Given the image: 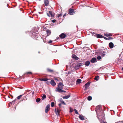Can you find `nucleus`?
<instances>
[{"mask_svg": "<svg viewBox=\"0 0 123 123\" xmlns=\"http://www.w3.org/2000/svg\"><path fill=\"white\" fill-rule=\"evenodd\" d=\"M64 86L63 84L61 82H60L58 85V87L56 89L57 92H58L60 93L62 92H65L66 91L62 89L63 88Z\"/></svg>", "mask_w": 123, "mask_h": 123, "instance_id": "obj_1", "label": "nucleus"}, {"mask_svg": "<svg viewBox=\"0 0 123 123\" xmlns=\"http://www.w3.org/2000/svg\"><path fill=\"white\" fill-rule=\"evenodd\" d=\"M47 14L49 17H54L55 15V13L52 11H49L47 13Z\"/></svg>", "mask_w": 123, "mask_h": 123, "instance_id": "obj_2", "label": "nucleus"}, {"mask_svg": "<svg viewBox=\"0 0 123 123\" xmlns=\"http://www.w3.org/2000/svg\"><path fill=\"white\" fill-rule=\"evenodd\" d=\"M98 117L101 123H106L104 122L103 121V120L104 118V117L103 116H102V117H100V116L99 115L98 116Z\"/></svg>", "mask_w": 123, "mask_h": 123, "instance_id": "obj_3", "label": "nucleus"}, {"mask_svg": "<svg viewBox=\"0 0 123 123\" xmlns=\"http://www.w3.org/2000/svg\"><path fill=\"white\" fill-rule=\"evenodd\" d=\"M60 110L58 109L55 108V112L57 116H60Z\"/></svg>", "mask_w": 123, "mask_h": 123, "instance_id": "obj_4", "label": "nucleus"}, {"mask_svg": "<svg viewBox=\"0 0 123 123\" xmlns=\"http://www.w3.org/2000/svg\"><path fill=\"white\" fill-rule=\"evenodd\" d=\"M68 14L70 15H73L74 14V10L73 9L70 8L68 11Z\"/></svg>", "mask_w": 123, "mask_h": 123, "instance_id": "obj_5", "label": "nucleus"}, {"mask_svg": "<svg viewBox=\"0 0 123 123\" xmlns=\"http://www.w3.org/2000/svg\"><path fill=\"white\" fill-rule=\"evenodd\" d=\"M50 109V105H48L45 108V112L47 113L49 111Z\"/></svg>", "mask_w": 123, "mask_h": 123, "instance_id": "obj_6", "label": "nucleus"}, {"mask_svg": "<svg viewBox=\"0 0 123 123\" xmlns=\"http://www.w3.org/2000/svg\"><path fill=\"white\" fill-rule=\"evenodd\" d=\"M66 35L64 33H62L59 36V37L62 39L66 37Z\"/></svg>", "mask_w": 123, "mask_h": 123, "instance_id": "obj_7", "label": "nucleus"}, {"mask_svg": "<svg viewBox=\"0 0 123 123\" xmlns=\"http://www.w3.org/2000/svg\"><path fill=\"white\" fill-rule=\"evenodd\" d=\"M50 83L53 86H55L56 85V83L53 80H51Z\"/></svg>", "mask_w": 123, "mask_h": 123, "instance_id": "obj_8", "label": "nucleus"}, {"mask_svg": "<svg viewBox=\"0 0 123 123\" xmlns=\"http://www.w3.org/2000/svg\"><path fill=\"white\" fill-rule=\"evenodd\" d=\"M44 3L45 6H47L49 5V2L48 0H44Z\"/></svg>", "mask_w": 123, "mask_h": 123, "instance_id": "obj_9", "label": "nucleus"}, {"mask_svg": "<svg viewBox=\"0 0 123 123\" xmlns=\"http://www.w3.org/2000/svg\"><path fill=\"white\" fill-rule=\"evenodd\" d=\"M72 58L75 60H78L79 58L75 55L73 54L72 55Z\"/></svg>", "mask_w": 123, "mask_h": 123, "instance_id": "obj_10", "label": "nucleus"}, {"mask_svg": "<svg viewBox=\"0 0 123 123\" xmlns=\"http://www.w3.org/2000/svg\"><path fill=\"white\" fill-rule=\"evenodd\" d=\"M109 46L110 48H112L114 46V44L112 42L110 43H109Z\"/></svg>", "mask_w": 123, "mask_h": 123, "instance_id": "obj_11", "label": "nucleus"}, {"mask_svg": "<svg viewBox=\"0 0 123 123\" xmlns=\"http://www.w3.org/2000/svg\"><path fill=\"white\" fill-rule=\"evenodd\" d=\"M39 80L40 81H47L48 79L47 78H39Z\"/></svg>", "mask_w": 123, "mask_h": 123, "instance_id": "obj_12", "label": "nucleus"}, {"mask_svg": "<svg viewBox=\"0 0 123 123\" xmlns=\"http://www.w3.org/2000/svg\"><path fill=\"white\" fill-rule=\"evenodd\" d=\"M96 59L95 58H93L92 59L91 62L93 63H94L96 62Z\"/></svg>", "mask_w": 123, "mask_h": 123, "instance_id": "obj_13", "label": "nucleus"}, {"mask_svg": "<svg viewBox=\"0 0 123 123\" xmlns=\"http://www.w3.org/2000/svg\"><path fill=\"white\" fill-rule=\"evenodd\" d=\"M47 71L48 72H50L51 73H54V71L53 70L49 69V68H48L47 69Z\"/></svg>", "mask_w": 123, "mask_h": 123, "instance_id": "obj_14", "label": "nucleus"}, {"mask_svg": "<svg viewBox=\"0 0 123 123\" xmlns=\"http://www.w3.org/2000/svg\"><path fill=\"white\" fill-rule=\"evenodd\" d=\"M96 37L98 38H103V36L101 35L97 34L96 35Z\"/></svg>", "mask_w": 123, "mask_h": 123, "instance_id": "obj_15", "label": "nucleus"}, {"mask_svg": "<svg viewBox=\"0 0 123 123\" xmlns=\"http://www.w3.org/2000/svg\"><path fill=\"white\" fill-rule=\"evenodd\" d=\"M46 32L47 34V36H48L50 34L51 31L50 30H46Z\"/></svg>", "mask_w": 123, "mask_h": 123, "instance_id": "obj_16", "label": "nucleus"}, {"mask_svg": "<svg viewBox=\"0 0 123 123\" xmlns=\"http://www.w3.org/2000/svg\"><path fill=\"white\" fill-rule=\"evenodd\" d=\"M70 97V94L68 95L67 96H63L62 97L63 99H68Z\"/></svg>", "mask_w": 123, "mask_h": 123, "instance_id": "obj_17", "label": "nucleus"}, {"mask_svg": "<svg viewBox=\"0 0 123 123\" xmlns=\"http://www.w3.org/2000/svg\"><path fill=\"white\" fill-rule=\"evenodd\" d=\"M79 117L80 119L82 120H84V117L81 115H79Z\"/></svg>", "mask_w": 123, "mask_h": 123, "instance_id": "obj_18", "label": "nucleus"}, {"mask_svg": "<svg viewBox=\"0 0 123 123\" xmlns=\"http://www.w3.org/2000/svg\"><path fill=\"white\" fill-rule=\"evenodd\" d=\"M81 66L80 64H77V65H76L75 68L76 69H78Z\"/></svg>", "mask_w": 123, "mask_h": 123, "instance_id": "obj_19", "label": "nucleus"}, {"mask_svg": "<svg viewBox=\"0 0 123 123\" xmlns=\"http://www.w3.org/2000/svg\"><path fill=\"white\" fill-rule=\"evenodd\" d=\"M104 35L107 37H108L111 36H112V35L110 33H106Z\"/></svg>", "mask_w": 123, "mask_h": 123, "instance_id": "obj_20", "label": "nucleus"}, {"mask_svg": "<svg viewBox=\"0 0 123 123\" xmlns=\"http://www.w3.org/2000/svg\"><path fill=\"white\" fill-rule=\"evenodd\" d=\"M90 83L89 82H87L85 84V88H87L89 87L90 85Z\"/></svg>", "mask_w": 123, "mask_h": 123, "instance_id": "obj_21", "label": "nucleus"}, {"mask_svg": "<svg viewBox=\"0 0 123 123\" xmlns=\"http://www.w3.org/2000/svg\"><path fill=\"white\" fill-rule=\"evenodd\" d=\"M81 80L80 79H78L76 81V83H77L78 84H80L81 82Z\"/></svg>", "mask_w": 123, "mask_h": 123, "instance_id": "obj_22", "label": "nucleus"}, {"mask_svg": "<svg viewBox=\"0 0 123 123\" xmlns=\"http://www.w3.org/2000/svg\"><path fill=\"white\" fill-rule=\"evenodd\" d=\"M90 64V62L89 61H87L85 62V65L86 66H88Z\"/></svg>", "mask_w": 123, "mask_h": 123, "instance_id": "obj_23", "label": "nucleus"}, {"mask_svg": "<svg viewBox=\"0 0 123 123\" xmlns=\"http://www.w3.org/2000/svg\"><path fill=\"white\" fill-rule=\"evenodd\" d=\"M60 100L61 102V104H62L64 105H66V104L64 102V101L62 100V98L60 99Z\"/></svg>", "mask_w": 123, "mask_h": 123, "instance_id": "obj_24", "label": "nucleus"}, {"mask_svg": "<svg viewBox=\"0 0 123 123\" xmlns=\"http://www.w3.org/2000/svg\"><path fill=\"white\" fill-rule=\"evenodd\" d=\"M46 98V96L45 94H43L42 96V100H43L44 99H45Z\"/></svg>", "mask_w": 123, "mask_h": 123, "instance_id": "obj_25", "label": "nucleus"}, {"mask_svg": "<svg viewBox=\"0 0 123 123\" xmlns=\"http://www.w3.org/2000/svg\"><path fill=\"white\" fill-rule=\"evenodd\" d=\"M92 99V97L90 96H88L87 98V99L88 100H90Z\"/></svg>", "mask_w": 123, "mask_h": 123, "instance_id": "obj_26", "label": "nucleus"}, {"mask_svg": "<svg viewBox=\"0 0 123 123\" xmlns=\"http://www.w3.org/2000/svg\"><path fill=\"white\" fill-rule=\"evenodd\" d=\"M40 100L41 99L40 98H38L36 99V101L37 102H38L40 101Z\"/></svg>", "mask_w": 123, "mask_h": 123, "instance_id": "obj_27", "label": "nucleus"}, {"mask_svg": "<svg viewBox=\"0 0 123 123\" xmlns=\"http://www.w3.org/2000/svg\"><path fill=\"white\" fill-rule=\"evenodd\" d=\"M74 111L75 113L76 114H79V113H78L77 111V110L76 109H74Z\"/></svg>", "mask_w": 123, "mask_h": 123, "instance_id": "obj_28", "label": "nucleus"}, {"mask_svg": "<svg viewBox=\"0 0 123 123\" xmlns=\"http://www.w3.org/2000/svg\"><path fill=\"white\" fill-rule=\"evenodd\" d=\"M98 77L99 76H96L94 79L96 80H98Z\"/></svg>", "mask_w": 123, "mask_h": 123, "instance_id": "obj_29", "label": "nucleus"}, {"mask_svg": "<svg viewBox=\"0 0 123 123\" xmlns=\"http://www.w3.org/2000/svg\"><path fill=\"white\" fill-rule=\"evenodd\" d=\"M54 102H52L51 103V106L52 107H53L54 105Z\"/></svg>", "mask_w": 123, "mask_h": 123, "instance_id": "obj_30", "label": "nucleus"}, {"mask_svg": "<svg viewBox=\"0 0 123 123\" xmlns=\"http://www.w3.org/2000/svg\"><path fill=\"white\" fill-rule=\"evenodd\" d=\"M62 13H61L60 14H58L57 17L58 18H59L60 17L62 16Z\"/></svg>", "mask_w": 123, "mask_h": 123, "instance_id": "obj_31", "label": "nucleus"}, {"mask_svg": "<svg viewBox=\"0 0 123 123\" xmlns=\"http://www.w3.org/2000/svg\"><path fill=\"white\" fill-rule=\"evenodd\" d=\"M22 95H21L20 96H18L17 97V99H19L22 96Z\"/></svg>", "mask_w": 123, "mask_h": 123, "instance_id": "obj_32", "label": "nucleus"}, {"mask_svg": "<svg viewBox=\"0 0 123 123\" xmlns=\"http://www.w3.org/2000/svg\"><path fill=\"white\" fill-rule=\"evenodd\" d=\"M97 59L98 60H100V59H101V57L100 56H98L97 57Z\"/></svg>", "mask_w": 123, "mask_h": 123, "instance_id": "obj_33", "label": "nucleus"}, {"mask_svg": "<svg viewBox=\"0 0 123 123\" xmlns=\"http://www.w3.org/2000/svg\"><path fill=\"white\" fill-rule=\"evenodd\" d=\"M26 74H32V73L31 72H28L26 73Z\"/></svg>", "mask_w": 123, "mask_h": 123, "instance_id": "obj_34", "label": "nucleus"}, {"mask_svg": "<svg viewBox=\"0 0 123 123\" xmlns=\"http://www.w3.org/2000/svg\"><path fill=\"white\" fill-rule=\"evenodd\" d=\"M52 41L51 40H50L49 41L48 43H52Z\"/></svg>", "mask_w": 123, "mask_h": 123, "instance_id": "obj_35", "label": "nucleus"}, {"mask_svg": "<svg viewBox=\"0 0 123 123\" xmlns=\"http://www.w3.org/2000/svg\"><path fill=\"white\" fill-rule=\"evenodd\" d=\"M56 21V20L55 19L53 20H52V22L53 23H55Z\"/></svg>", "mask_w": 123, "mask_h": 123, "instance_id": "obj_36", "label": "nucleus"}, {"mask_svg": "<svg viewBox=\"0 0 123 123\" xmlns=\"http://www.w3.org/2000/svg\"><path fill=\"white\" fill-rule=\"evenodd\" d=\"M84 6H83L82 5H80V8H81V7H82Z\"/></svg>", "mask_w": 123, "mask_h": 123, "instance_id": "obj_37", "label": "nucleus"}, {"mask_svg": "<svg viewBox=\"0 0 123 123\" xmlns=\"http://www.w3.org/2000/svg\"><path fill=\"white\" fill-rule=\"evenodd\" d=\"M59 105L60 107L61 105V104L60 103L59 104Z\"/></svg>", "mask_w": 123, "mask_h": 123, "instance_id": "obj_38", "label": "nucleus"}, {"mask_svg": "<svg viewBox=\"0 0 123 123\" xmlns=\"http://www.w3.org/2000/svg\"><path fill=\"white\" fill-rule=\"evenodd\" d=\"M104 38L105 39H106V40H107V39H107V38H106V37H104Z\"/></svg>", "mask_w": 123, "mask_h": 123, "instance_id": "obj_39", "label": "nucleus"}, {"mask_svg": "<svg viewBox=\"0 0 123 123\" xmlns=\"http://www.w3.org/2000/svg\"><path fill=\"white\" fill-rule=\"evenodd\" d=\"M16 101V99L14 100H13V103H14V102H15Z\"/></svg>", "mask_w": 123, "mask_h": 123, "instance_id": "obj_40", "label": "nucleus"}, {"mask_svg": "<svg viewBox=\"0 0 123 123\" xmlns=\"http://www.w3.org/2000/svg\"><path fill=\"white\" fill-rule=\"evenodd\" d=\"M13 103V101L12 102H10V103L11 104H12Z\"/></svg>", "mask_w": 123, "mask_h": 123, "instance_id": "obj_41", "label": "nucleus"}, {"mask_svg": "<svg viewBox=\"0 0 123 123\" xmlns=\"http://www.w3.org/2000/svg\"><path fill=\"white\" fill-rule=\"evenodd\" d=\"M46 83L47 84H49V83L48 82V81H46Z\"/></svg>", "mask_w": 123, "mask_h": 123, "instance_id": "obj_42", "label": "nucleus"}, {"mask_svg": "<svg viewBox=\"0 0 123 123\" xmlns=\"http://www.w3.org/2000/svg\"><path fill=\"white\" fill-rule=\"evenodd\" d=\"M66 13H65V14H64V15H63V17H64V16H65L66 15Z\"/></svg>", "mask_w": 123, "mask_h": 123, "instance_id": "obj_43", "label": "nucleus"}, {"mask_svg": "<svg viewBox=\"0 0 123 123\" xmlns=\"http://www.w3.org/2000/svg\"><path fill=\"white\" fill-rule=\"evenodd\" d=\"M34 92H32V93L33 94H34Z\"/></svg>", "mask_w": 123, "mask_h": 123, "instance_id": "obj_44", "label": "nucleus"}, {"mask_svg": "<svg viewBox=\"0 0 123 123\" xmlns=\"http://www.w3.org/2000/svg\"><path fill=\"white\" fill-rule=\"evenodd\" d=\"M28 94L26 95V96H25V97H27L28 96Z\"/></svg>", "mask_w": 123, "mask_h": 123, "instance_id": "obj_45", "label": "nucleus"}, {"mask_svg": "<svg viewBox=\"0 0 123 123\" xmlns=\"http://www.w3.org/2000/svg\"><path fill=\"white\" fill-rule=\"evenodd\" d=\"M122 69L123 71V67L122 68Z\"/></svg>", "mask_w": 123, "mask_h": 123, "instance_id": "obj_46", "label": "nucleus"}, {"mask_svg": "<svg viewBox=\"0 0 123 123\" xmlns=\"http://www.w3.org/2000/svg\"><path fill=\"white\" fill-rule=\"evenodd\" d=\"M25 100H27V98H26V99H25Z\"/></svg>", "mask_w": 123, "mask_h": 123, "instance_id": "obj_47", "label": "nucleus"}, {"mask_svg": "<svg viewBox=\"0 0 123 123\" xmlns=\"http://www.w3.org/2000/svg\"><path fill=\"white\" fill-rule=\"evenodd\" d=\"M70 111V112H72V111Z\"/></svg>", "mask_w": 123, "mask_h": 123, "instance_id": "obj_48", "label": "nucleus"}, {"mask_svg": "<svg viewBox=\"0 0 123 123\" xmlns=\"http://www.w3.org/2000/svg\"><path fill=\"white\" fill-rule=\"evenodd\" d=\"M8 97L9 98H10V97H9V96H8Z\"/></svg>", "mask_w": 123, "mask_h": 123, "instance_id": "obj_49", "label": "nucleus"}]
</instances>
